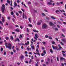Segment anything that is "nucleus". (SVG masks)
<instances>
[{
    "instance_id": "1",
    "label": "nucleus",
    "mask_w": 66,
    "mask_h": 66,
    "mask_svg": "<svg viewBox=\"0 0 66 66\" xmlns=\"http://www.w3.org/2000/svg\"><path fill=\"white\" fill-rule=\"evenodd\" d=\"M5 45L6 46V48H7L8 49H10V50L12 49V45L10 43H9L8 44L7 43H5ZM7 45L8 46H7Z\"/></svg>"
},
{
    "instance_id": "2",
    "label": "nucleus",
    "mask_w": 66,
    "mask_h": 66,
    "mask_svg": "<svg viewBox=\"0 0 66 66\" xmlns=\"http://www.w3.org/2000/svg\"><path fill=\"white\" fill-rule=\"evenodd\" d=\"M5 5L4 4H3L2 5V7H1V10L3 13H4V10H5Z\"/></svg>"
},
{
    "instance_id": "3",
    "label": "nucleus",
    "mask_w": 66,
    "mask_h": 66,
    "mask_svg": "<svg viewBox=\"0 0 66 66\" xmlns=\"http://www.w3.org/2000/svg\"><path fill=\"white\" fill-rule=\"evenodd\" d=\"M47 27V24H44L42 26V28L43 29H46Z\"/></svg>"
},
{
    "instance_id": "4",
    "label": "nucleus",
    "mask_w": 66,
    "mask_h": 66,
    "mask_svg": "<svg viewBox=\"0 0 66 66\" xmlns=\"http://www.w3.org/2000/svg\"><path fill=\"white\" fill-rule=\"evenodd\" d=\"M52 47L54 50V49H56V50H57V47L56 46L54 47V46L52 45Z\"/></svg>"
},
{
    "instance_id": "5",
    "label": "nucleus",
    "mask_w": 66,
    "mask_h": 66,
    "mask_svg": "<svg viewBox=\"0 0 66 66\" xmlns=\"http://www.w3.org/2000/svg\"><path fill=\"white\" fill-rule=\"evenodd\" d=\"M38 35L37 34H35V37H34V38L36 40H37V38H38V37L37 36Z\"/></svg>"
},
{
    "instance_id": "6",
    "label": "nucleus",
    "mask_w": 66,
    "mask_h": 66,
    "mask_svg": "<svg viewBox=\"0 0 66 66\" xmlns=\"http://www.w3.org/2000/svg\"><path fill=\"white\" fill-rule=\"evenodd\" d=\"M60 60H63L64 61H65V59L63 57H61L60 59Z\"/></svg>"
},
{
    "instance_id": "7",
    "label": "nucleus",
    "mask_w": 66,
    "mask_h": 66,
    "mask_svg": "<svg viewBox=\"0 0 66 66\" xmlns=\"http://www.w3.org/2000/svg\"><path fill=\"white\" fill-rule=\"evenodd\" d=\"M20 58H21V60L22 61V59H23L24 58V56L23 55H22L20 56Z\"/></svg>"
},
{
    "instance_id": "8",
    "label": "nucleus",
    "mask_w": 66,
    "mask_h": 66,
    "mask_svg": "<svg viewBox=\"0 0 66 66\" xmlns=\"http://www.w3.org/2000/svg\"><path fill=\"white\" fill-rule=\"evenodd\" d=\"M61 40H62V42H63V43H66V40L65 39H61Z\"/></svg>"
},
{
    "instance_id": "9",
    "label": "nucleus",
    "mask_w": 66,
    "mask_h": 66,
    "mask_svg": "<svg viewBox=\"0 0 66 66\" xmlns=\"http://www.w3.org/2000/svg\"><path fill=\"white\" fill-rule=\"evenodd\" d=\"M2 22H4L5 21V20L4 19V17L2 16Z\"/></svg>"
},
{
    "instance_id": "10",
    "label": "nucleus",
    "mask_w": 66,
    "mask_h": 66,
    "mask_svg": "<svg viewBox=\"0 0 66 66\" xmlns=\"http://www.w3.org/2000/svg\"><path fill=\"white\" fill-rule=\"evenodd\" d=\"M10 39L11 40H13V39H14V38H13V37L12 36H11L10 37Z\"/></svg>"
},
{
    "instance_id": "11",
    "label": "nucleus",
    "mask_w": 66,
    "mask_h": 66,
    "mask_svg": "<svg viewBox=\"0 0 66 66\" xmlns=\"http://www.w3.org/2000/svg\"><path fill=\"white\" fill-rule=\"evenodd\" d=\"M47 4H48L49 5H52V3L51 2H48L47 3Z\"/></svg>"
},
{
    "instance_id": "12",
    "label": "nucleus",
    "mask_w": 66,
    "mask_h": 66,
    "mask_svg": "<svg viewBox=\"0 0 66 66\" xmlns=\"http://www.w3.org/2000/svg\"><path fill=\"white\" fill-rule=\"evenodd\" d=\"M50 26H52L53 25H54V24L52 23V22H50Z\"/></svg>"
},
{
    "instance_id": "13",
    "label": "nucleus",
    "mask_w": 66,
    "mask_h": 66,
    "mask_svg": "<svg viewBox=\"0 0 66 66\" xmlns=\"http://www.w3.org/2000/svg\"><path fill=\"white\" fill-rule=\"evenodd\" d=\"M15 31L16 32H19V30L18 28H17L15 29Z\"/></svg>"
},
{
    "instance_id": "14",
    "label": "nucleus",
    "mask_w": 66,
    "mask_h": 66,
    "mask_svg": "<svg viewBox=\"0 0 66 66\" xmlns=\"http://www.w3.org/2000/svg\"><path fill=\"white\" fill-rule=\"evenodd\" d=\"M51 18H52L53 19H55V18L53 16H51Z\"/></svg>"
},
{
    "instance_id": "15",
    "label": "nucleus",
    "mask_w": 66,
    "mask_h": 66,
    "mask_svg": "<svg viewBox=\"0 0 66 66\" xmlns=\"http://www.w3.org/2000/svg\"><path fill=\"white\" fill-rule=\"evenodd\" d=\"M28 26H29V27H32V25L31 24H28Z\"/></svg>"
},
{
    "instance_id": "16",
    "label": "nucleus",
    "mask_w": 66,
    "mask_h": 66,
    "mask_svg": "<svg viewBox=\"0 0 66 66\" xmlns=\"http://www.w3.org/2000/svg\"><path fill=\"white\" fill-rule=\"evenodd\" d=\"M41 24V23H40V22H38L37 23V24L38 25H39V24Z\"/></svg>"
},
{
    "instance_id": "17",
    "label": "nucleus",
    "mask_w": 66,
    "mask_h": 66,
    "mask_svg": "<svg viewBox=\"0 0 66 66\" xmlns=\"http://www.w3.org/2000/svg\"><path fill=\"white\" fill-rule=\"evenodd\" d=\"M7 2L9 4H10V1L9 0H7Z\"/></svg>"
},
{
    "instance_id": "18",
    "label": "nucleus",
    "mask_w": 66,
    "mask_h": 66,
    "mask_svg": "<svg viewBox=\"0 0 66 66\" xmlns=\"http://www.w3.org/2000/svg\"><path fill=\"white\" fill-rule=\"evenodd\" d=\"M60 44L62 45H63V46H64V43H63V42H60Z\"/></svg>"
},
{
    "instance_id": "19",
    "label": "nucleus",
    "mask_w": 66,
    "mask_h": 66,
    "mask_svg": "<svg viewBox=\"0 0 66 66\" xmlns=\"http://www.w3.org/2000/svg\"><path fill=\"white\" fill-rule=\"evenodd\" d=\"M19 38L20 39L21 38H22V35H20V36L19 37Z\"/></svg>"
},
{
    "instance_id": "20",
    "label": "nucleus",
    "mask_w": 66,
    "mask_h": 66,
    "mask_svg": "<svg viewBox=\"0 0 66 66\" xmlns=\"http://www.w3.org/2000/svg\"><path fill=\"white\" fill-rule=\"evenodd\" d=\"M50 51L51 52V53H53V51H52V49H50Z\"/></svg>"
},
{
    "instance_id": "21",
    "label": "nucleus",
    "mask_w": 66,
    "mask_h": 66,
    "mask_svg": "<svg viewBox=\"0 0 66 66\" xmlns=\"http://www.w3.org/2000/svg\"><path fill=\"white\" fill-rule=\"evenodd\" d=\"M48 38L50 39H52V37L51 36H50Z\"/></svg>"
},
{
    "instance_id": "22",
    "label": "nucleus",
    "mask_w": 66,
    "mask_h": 66,
    "mask_svg": "<svg viewBox=\"0 0 66 66\" xmlns=\"http://www.w3.org/2000/svg\"><path fill=\"white\" fill-rule=\"evenodd\" d=\"M32 62V60L30 59L29 61V63H31Z\"/></svg>"
},
{
    "instance_id": "23",
    "label": "nucleus",
    "mask_w": 66,
    "mask_h": 66,
    "mask_svg": "<svg viewBox=\"0 0 66 66\" xmlns=\"http://www.w3.org/2000/svg\"><path fill=\"white\" fill-rule=\"evenodd\" d=\"M11 15H13L14 14V12H11Z\"/></svg>"
},
{
    "instance_id": "24",
    "label": "nucleus",
    "mask_w": 66,
    "mask_h": 66,
    "mask_svg": "<svg viewBox=\"0 0 66 66\" xmlns=\"http://www.w3.org/2000/svg\"><path fill=\"white\" fill-rule=\"evenodd\" d=\"M31 48L32 49H34V46H31Z\"/></svg>"
},
{
    "instance_id": "25",
    "label": "nucleus",
    "mask_w": 66,
    "mask_h": 66,
    "mask_svg": "<svg viewBox=\"0 0 66 66\" xmlns=\"http://www.w3.org/2000/svg\"><path fill=\"white\" fill-rule=\"evenodd\" d=\"M5 39H6V40H9V38L7 37H6Z\"/></svg>"
},
{
    "instance_id": "26",
    "label": "nucleus",
    "mask_w": 66,
    "mask_h": 66,
    "mask_svg": "<svg viewBox=\"0 0 66 66\" xmlns=\"http://www.w3.org/2000/svg\"><path fill=\"white\" fill-rule=\"evenodd\" d=\"M46 19H47V20H49V19H50V18L49 17H46Z\"/></svg>"
},
{
    "instance_id": "27",
    "label": "nucleus",
    "mask_w": 66,
    "mask_h": 66,
    "mask_svg": "<svg viewBox=\"0 0 66 66\" xmlns=\"http://www.w3.org/2000/svg\"><path fill=\"white\" fill-rule=\"evenodd\" d=\"M36 51L37 52H39V51L38 50V48H37L36 49Z\"/></svg>"
},
{
    "instance_id": "28",
    "label": "nucleus",
    "mask_w": 66,
    "mask_h": 66,
    "mask_svg": "<svg viewBox=\"0 0 66 66\" xmlns=\"http://www.w3.org/2000/svg\"><path fill=\"white\" fill-rule=\"evenodd\" d=\"M43 53H44V54H46V51L45 50H44L43 51Z\"/></svg>"
},
{
    "instance_id": "29",
    "label": "nucleus",
    "mask_w": 66,
    "mask_h": 66,
    "mask_svg": "<svg viewBox=\"0 0 66 66\" xmlns=\"http://www.w3.org/2000/svg\"><path fill=\"white\" fill-rule=\"evenodd\" d=\"M55 31H58L59 30V29L57 28H55Z\"/></svg>"
},
{
    "instance_id": "30",
    "label": "nucleus",
    "mask_w": 66,
    "mask_h": 66,
    "mask_svg": "<svg viewBox=\"0 0 66 66\" xmlns=\"http://www.w3.org/2000/svg\"><path fill=\"white\" fill-rule=\"evenodd\" d=\"M14 3L15 6H17V4L15 2Z\"/></svg>"
},
{
    "instance_id": "31",
    "label": "nucleus",
    "mask_w": 66,
    "mask_h": 66,
    "mask_svg": "<svg viewBox=\"0 0 66 66\" xmlns=\"http://www.w3.org/2000/svg\"><path fill=\"white\" fill-rule=\"evenodd\" d=\"M45 37H46V38H48V37H49V36L48 35H45Z\"/></svg>"
},
{
    "instance_id": "32",
    "label": "nucleus",
    "mask_w": 66,
    "mask_h": 66,
    "mask_svg": "<svg viewBox=\"0 0 66 66\" xmlns=\"http://www.w3.org/2000/svg\"><path fill=\"white\" fill-rule=\"evenodd\" d=\"M28 20H29V22H31V19L30 18H29L28 19Z\"/></svg>"
},
{
    "instance_id": "33",
    "label": "nucleus",
    "mask_w": 66,
    "mask_h": 66,
    "mask_svg": "<svg viewBox=\"0 0 66 66\" xmlns=\"http://www.w3.org/2000/svg\"><path fill=\"white\" fill-rule=\"evenodd\" d=\"M3 48L1 47V52H2V51H3Z\"/></svg>"
},
{
    "instance_id": "34",
    "label": "nucleus",
    "mask_w": 66,
    "mask_h": 66,
    "mask_svg": "<svg viewBox=\"0 0 66 66\" xmlns=\"http://www.w3.org/2000/svg\"><path fill=\"white\" fill-rule=\"evenodd\" d=\"M24 13H23V18H24Z\"/></svg>"
},
{
    "instance_id": "35",
    "label": "nucleus",
    "mask_w": 66,
    "mask_h": 66,
    "mask_svg": "<svg viewBox=\"0 0 66 66\" xmlns=\"http://www.w3.org/2000/svg\"><path fill=\"white\" fill-rule=\"evenodd\" d=\"M52 44H55V42H54V41H52Z\"/></svg>"
},
{
    "instance_id": "36",
    "label": "nucleus",
    "mask_w": 66,
    "mask_h": 66,
    "mask_svg": "<svg viewBox=\"0 0 66 66\" xmlns=\"http://www.w3.org/2000/svg\"><path fill=\"white\" fill-rule=\"evenodd\" d=\"M63 55V56H66V55L65 54H64V53H62Z\"/></svg>"
},
{
    "instance_id": "37",
    "label": "nucleus",
    "mask_w": 66,
    "mask_h": 66,
    "mask_svg": "<svg viewBox=\"0 0 66 66\" xmlns=\"http://www.w3.org/2000/svg\"><path fill=\"white\" fill-rule=\"evenodd\" d=\"M56 4L57 5H59V4H60V3L57 2L56 3Z\"/></svg>"
},
{
    "instance_id": "38",
    "label": "nucleus",
    "mask_w": 66,
    "mask_h": 66,
    "mask_svg": "<svg viewBox=\"0 0 66 66\" xmlns=\"http://www.w3.org/2000/svg\"><path fill=\"white\" fill-rule=\"evenodd\" d=\"M20 45H25L23 43H21L20 44Z\"/></svg>"
},
{
    "instance_id": "39",
    "label": "nucleus",
    "mask_w": 66,
    "mask_h": 66,
    "mask_svg": "<svg viewBox=\"0 0 66 66\" xmlns=\"http://www.w3.org/2000/svg\"><path fill=\"white\" fill-rule=\"evenodd\" d=\"M12 20H13V21L14 22H15V19L14 18H12Z\"/></svg>"
},
{
    "instance_id": "40",
    "label": "nucleus",
    "mask_w": 66,
    "mask_h": 66,
    "mask_svg": "<svg viewBox=\"0 0 66 66\" xmlns=\"http://www.w3.org/2000/svg\"><path fill=\"white\" fill-rule=\"evenodd\" d=\"M18 12L19 13H20V14H21V13H22V12L21 11H19Z\"/></svg>"
},
{
    "instance_id": "41",
    "label": "nucleus",
    "mask_w": 66,
    "mask_h": 66,
    "mask_svg": "<svg viewBox=\"0 0 66 66\" xmlns=\"http://www.w3.org/2000/svg\"><path fill=\"white\" fill-rule=\"evenodd\" d=\"M62 31H63V32H65V30H64V29H62Z\"/></svg>"
},
{
    "instance_id": "42",
    "label": "nucleus",
    "mask_w": 66,
    "mask_h": 66,
    "mask_svg": "<svg viewBox=\"0 0 66 66\" xmlns=\"http://www.w3.org/2000/svg\"><path fill=\"white\" fill-rule=\"evenodd\" d=\"M20 28L21 29H22V28H23V27H22V26H20Z\"/></svg>"
},
{
    "instance_id": "43",
    "label": "nucleus",
    "mask_w": 66,
    "mask_h": 66,
    "mask_svg": "<svg viewBox=\"0 0 66 66\" xmlns=\"http://www.w3.org/2000/svg\"><path fill=\"white\" fill-rule=\"evenodd\" d=\"M15 27L17 28H18L19 27V26L17 25H16L15 26Z\"/></svg>"
},
{
    "instance_id": "44",
    "label": "nucleus",
    "mask_w": 66,
    "mask_h": 66,
    "mask_svg": "<svg viewBox=\"0 0 66 66\" xmlns=\"http://www.w3.org/2000/svg\"><path fill=\"white\" fill-rule=\"evenodd\" d=\"M16 15H17V16H18V15H19V14H18V13L16 12Z\"/></svg>"
},
{
    "instance_id": "45",
    "label": "nucleus",
    "mask_w": 66,
    "mask_h": 66,
    "mask_svg": "<svg viewBox=\"0 0 66 66\" xmlns=\"http://www.w3.org/2000/svg\"><path fill=\"white\" fill-rule=\"evenodd\" d=\"M58 23H59V24H62V23L61 22H60V21H58Z\"/></svg>"
},
{
    "instance_id": "46",
    "label": "nucleus",
    "mask_w": 66,
    "mask_h": 66,
    "mask_svg": "<svg viewBox=\"0 0 66 66\" xmlns=\"http://www.w3.org/2000/svg\"><path fill=\"white\" fill-rule=\"evenodd\" d=\"M59 57H57V61H59Z\"/></svg>"
},
{
    "instance_id": "47",
    "label": "nucleus",
    "mask_w": 66,
    "mask_h": 66,
    "mask_svg": "<svg viewBox=\"0 0 66 66\" xmlns=\"http://www.w3.org/2000/svg\"><path fill=\"white\" fill-rule=\"evenodd\" d=\"M42 15H43V16H45V14H44V13H43L42 14Z\"/></svg>"
},
{
    "instance_id": "48",
    "label": "nucleus",
    "mask_w": 66,
    "mask_h": 66,
    "mask_svg": "<svg viewBox=\"0 0 66 66\" xmlns=\"http://www.w3.org/2000/svg\"><path fill=\"white\" fill-rule=\"evenodd\" d=\"M41 55L42 56H44L45 55V54H44V53H42L41 54Z\"/></svg>"
},
{
    "instance_id": "49",
    "label": "nucleus",
    "mask_w": 66,
    "mask_h": 66,
    "mask_svg": "<svg viewBox=\"0 0 66 66\" xmlns=\"http://www.w3.org/2000/svg\"><path fill=\"white\" fill-rule=\"evenodd\" d=\"M60 12V11H59V10H56V13H57V12Z\"/></svg>"
},
{
    "instance_id": "50",
    "label": "nucleus",
    "mask_w": 66,
    "mask_h": 66,
    "mask_svg": "<svg viewBox=\"0 0 66 66\" xmlns=\"http://www.w3.org/2000/svg\"><path fill=\"white\" fill-rule=\"evenodd\" d=\"M7 18L9 20H10V16H8Z\"/></svg>"
},
{
    "instance_id": "51",
    "label": "nucleus",
    "mask_w": 66,
    "mask_h": 66,
    "mask_svg": "<svg viewBox=\"0 0 66 66\" xmlns=\"http://www.w3.org/2000/svg\"><path fill=\"white\" fill-rule=\"evenodd\" d=\"M47 61H48V62H49V61H50V59L49 58H47Z\"/></svg>"
},
{
    "instance_id": "52",
    "label": "nucleus",
    "mask_w": 66,
    "mask_h": 66,
    "mask_svg": "<svg viewBox=\"0 0 66 66\" xmlns=\"http://www.w3.org/2000/svg\"><path fill=\"white\" fill-rule=\"evenodd\" d=\"M13 52H14V53L16 52V50L13 49Z\"/></svg>"
},
{
    "instance_id": "53",
    "label": "nucleus",
    "mask_w": 66,
    "mask_h": 66,
    "mask_svg": "<svg viewBox=\"0 0 66 66\" xmlns=\"http://www.w3.org/2000/svg\"><path fill=\"white\" fill-rule=\"evenodd\" d=\"M27 31L28 32H29V29L28 28H27Z\"/></svg>"
},
{
    "instance_id": "54",
    "label": "nucleus",
    "mask_w": 66,
    "mask_h": 66,
    "mask_svg": "<svg viewBox=\"0 0 66 66\" xmlns=\"http://www.w3.org/2000/svg\"><path fill=\"white\" fill-rule=\"evenodd\" d=\"M24 53L25 54H27V53H28V52H27V51H25L24 52Z\"/></svg>"
},
{
    "instance_id": "55",
    "label": "nucleus",
    "mask_w": 66,
    "mask_h": 66,
    "mask_svg": "<svg viewBox=\"0 0 66 66\" xmlns=\"http://www.w3.org/2000/svg\"><path fill=\"white\" fill-rule=\"evenodd\" d=\"M28 4H31V2H28Z\"/></svg>"
},
{
    "instance_id": "56",
    "label": "nucleus",
    "mask_w": 66,
    "mask_h": 66,
    "mask_svg": "<svg viewBox=\"0 0 66 66\" xmlns=\"http://www.w3.org/2000/svg\"><path fill=\"white\" fill-rule=\"evenodd\" d=\"M53 2H54V1H53L51 0H50V2L51 3V2H52V3Z\"/></svg>"
},
{
    "instance_id": "57",
    "label": "nucleus",
    "mask_w": 66,
    "mask_h": 66,
    "mask_svg": "<svg viewBox=\"0 0 66 66\" xmlns=\"http://www.w3.org/2000/svg\"><path fill=\"white\" fill-rule=\"evenodd\" d=\"M16 39L17 40H18V42H19L20 40H19V38H17Z\"/></svg>"
},
{
    "instance_id": "58",
    "label": "nucleus",
    "mask_w": 66,
    "mask_h": 66,
    "mask_svg": "<svg viewBox=\"0 0 66 66\" xmlns=\"http://www.w3.org/2000/svg\"><path fill=\"white\" fill-rule=\"evenodd\" d=\"M0 23L1 24H3V23L2 22H1V21H0Z\"/></svg>"
},
{
    "instance_id": "59",
    "label": "nucleus",
    "mask_w": 66,
    "mask_h": 66,
    "mask_svg": "<svg viewBox=\"0 0 66 66\" xmlns=\"http://www.w3.org/2000/svg\"><path fill=\"white\" fill-rule=\"evenodd\" d=\"M20 2V1H19V0H17V2L18 3H19Z\"/></svg>"
},
{
    "instance_id": "60",
    "label": "nucleus",
    "mask_w": 66,
    "mask_h": 66,
    "mask_svg": "<svg viewBox=\"0 0 66 66\" xmlns=\"http://www.w3.org/2000/svg\"><path fill=\"white\" fill-rule=\"evenodd\" d=\"M57 27L58 28H60V26H59V25H57Z\"/></svg>"
},
{
    "instance_id": "61",
    "label": "nucleus",
    "mask_w": 66,
    "mask_h": 66,
    "mask_svg": "<svg viewBox=\"0 0 66 66\" xmlns=\"http://www.w3.org/2000/svg\"><path fill=\"white\" fill-rule=\"evenodd\" d=\"M21 10H22V11H23V12H24V10H23V9H21Z\"/></svg>"
},
{
    "instance_id": "62",
    "label": "nucleus",
    "mask_w": 66,
    "mask_h": 66,
    "mask_svg": "<svg viewBox=\"0 0 66 66\" xmlns=\"http://www.w3.org/2000/svg\"><path fill=\"white\" fill-rule=\"evenodd\" d=\"M27 45H29V42L27 41Z\"/></svg>"
},
{
    "instance_id": "63",
    "label": "nucleus",
    "mask_w": 66,
    "mask_h": 66,
    "mask_svg": "<svg viewBox=\"0 0 66 66\" xmlns=\"http://www.w3.org/2000/svg\"><path fill=\"white\" fill-rule=\"evenodd\" d=\"M16 50H17V51H18V50H19V48H16Z\"/></svg>"
},
{
    "instance_id": "64",
    "label": "nucleus",
    "mask_w": 66,
    "mask_h": 66,
    "mask_svg": "<svg viewBox=\"0 0 66 66\" xmlns=\"http://www.w3.org/2000/svg\"><path fill=\"white\" fill-rule=\"evenodd\" d=\"M35 66H38V64L37 63L36 64Z\"/></svg>"
}]
</instances>
